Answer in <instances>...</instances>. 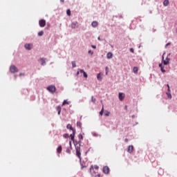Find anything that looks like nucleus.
<instances>
[{
  "label": "nucleus",
  "instance_id": "obj_36",
  "mask_svg": "<svg viewBox=\"0 0 177 177\" xmlns=\"http://www.w3.org/2000/svg\"><path fill=\"white\" fill-rule=\"evenodd\" d=\"M66 152L68 153V154H70V153H71V151L70 149H66Z\"/></svg>",
  "mask_w": 177,
  "mask_h": 177
},
{
  "label": "nucleus",
  "instance_id": "obj_18",
  "mask_svg": "<svg viewBox=\"0 0 177 177\" xmlns=\"http://www.w3.org/2000/svg\"><path fill=\"white\" fill-rule=\"evenodd\" d=\"M163 5L164 6H168V5H169V0H165L163 1Z\"/></svg>",
  "mask_w": 177,
  "mask_h": 177
},
{
  "label": "nucleus",
  "instance_id": "obj_46",
  "mask_svg": "<svg viewBox=\"0 0 177 177\" xmlns=\"http://www.w3.org/2000/svg\"><path fill=\"white\" fill-rule=\"evenodd\" d=\"M167 91H168V92H170V91H171L170 88H169L167 89Z\"/></svg>",
  "mask_w": 177,
  "mask_h": 177
},
{
  "label": "nucleus",
  "instance_id": "obj_37",
  "mask_svg": "<svg viewBox=\"0 0 177 177\" xmlns=\"http://www.w3.org/2000/svg\"><path fill=\"white\" fill-rule=\"evenodd\" d=\"M80 73H85V71H84L83 69H81L80 71Z\"/></svg>",
  "mask_w": 177,
  "mask_h": 177
},
{
  "label": "nucleus",
  "instance_id": "obj_17",
  "mask_svg": "<svg viewBox=\"0 0 177 177\" xmlns=\"http://www.w3.org/2000/svg\"><path fill=\"white\" fill-rule=\"evenodd\" d=\"M62 145H59L57 149V153H59V154H60V153H62Z\"/></svg>",
  "mask_w": 177,
  "mask_h": 177
},
{
  "label": "nucleus",
  "instance_id": "obj_4",
  "mask_svg": "<svg viewBox=\"0 0 177 177\" xmlns=\"http://www.w3.org/2000/svg\"><path fill=\"white\" fill-rule=\"evenodd\" d=\"M47 91H48V92H50V93H55V92H56V86H55L54 85L48 86L47 87Z\"/></svg>",
  "mask_w": 177,
  "mask_h": 177
},
{
  "label": "nucleus",
  "instance_id": "obj_43",
  "mask_svg": "<svg viewBox=\"0 0 177 177\" xmlns=\"http://www.w3.org/2000/svg\"><path fill=\"white\" fill-rule=\"evenodd\" d=\"M24 93H28V91H27V90H24Z\"/></svg>",
  "mask_w": 177,
  "mask_h": 177
},
{
  "label": "nucleus",
  "instance_id": "obj_21",
  "mask_svg": "<svg viewBox=\"0 0 177 177\" xmlns=\"http://www.w3.org/2000/svg\"><path fill=\"white\" fill-rule=\"evenodd\" d=\"M159 67L160 68L162 73H165V70L164 67H162V64H160Z\"/></svg>",
  "mask_w": 177,
  "mask_h": 177
},
{
  "label": "nucleus",
  "instance_id": "obj_44",
  "mask_svg": "<svg viewBox=\"0 0 177 177\" xmlns=\"http://www.w3.org/2000/svg\"><path fill=\"white\" fill-rule=\"evenodd\" d=\"M97 39L98 41H102V39H100V37H98Z\"/></svg>",
  "mask_w": 177,
  "mask_h": 177
},
{
  "label": "nucleus",
  "instance_id": "obj_25",
  "mask_svg": "<svg viewBox=\"0 0 177 177\" xmlns=\"http://www.w3.org/2000/svg\"><path fill=\"white\" fill-rule=\"evenodd\" d=\"M66 14L68 15V16H71V10H70V9H68L66 10Z\"/></svg>",
  "mask_w": 177,
  "mask_h": 177
},
{
  "label": "nucleus",
  "instance_id": "obj_26",
  "mask_svg": "<svg viewBox=\"0 0 177 177\" xmlns=\"http://www.w3.org/2000/svg\"><path fill=\"white\" fill-rule=\"evenodd\" d=\"M104 115L106 117H109V115H110V112L109 111H106L104 113Z\"/></svg>",
  "mask_w": 177,
  "mask_h": 177
},
{
  "label": "nucleus",
  "instance_id": "obj_5",
  "mask_svg": "<svg viewBox=\"0 0 177 177\" xmlns=\"http://www.w3.org/2000/svg\"><path fill=\"white\" fill-rule=\"evenodd\" d=\"M164 55H165V53L163 54V55L162 57V60L163 62L164 66H167V64H169L170 59L168 57H167L166 59H164Z\"/></svg>",
  "mask_w": 177,
  "mask_h": 177
},
{
  "label": "nucleus",
  "instance_id": "obj_1",
  "mask_svg": "<svg viewBox=\"0 0 177 177\" xmlns=\"http://www.w3.org/2000/svg\"><path fill=\"white\" fill-rule=\"evenodd\" d=\"M99 172V166L97 165H92L90 167V174L93 176H98L100 177V174H98Z\"/></svg>",
  "mask_w": 177,
  "mask_h": 177
},
{
  "label": "nucleus",
  "instance_id": "obj_31",
  "mask_svg": "<svg viewBox=\"0 0 177 177\" xmlns=\"http://www.w3.org/2000/svg\"><path fill=\"white\" fill-rule=\"evenodd\" d=\"M72 66H73V68H75V67H77V65L75 64V62H72Z\"/></svg>",
  "mask_w": 177,
  "mask_h": 177
},
{
  "label": "nucleus",
  "instance_id": "obj_35",
  "mask_svg": "<svg viewBox=\"0 0 177 177\" xmlns=\"http://www.w3.org/2000/svg\"><path fill=\"white\" fill-rule=\"evenodd\" d=\"M88 53L89 55H93V51H92L91 50H89L88 52Z\"/></svg>",
  "mask_w": 177,
  "mask_h": 177
},
{
  "label": "nucleus",
  "instance_id": "obj_29",
  "mask_svg": "<svg viewBox=\"0 0 177 177\" xmlns=\"http://www.w3.org/2000/svg\"><path fill=\"white\" fill-rule=\"evenodd\" d=\"M78 138L80 140H82L84 139V136H82V134H79Z\"/></svg>",
  "mask_w": 177,
  "mask_h": 177
},
{
  "label": "nucleus",
  "instance_id": "obj_48",
  "mask_svg": "<svg viewBox=\"0 0 177 177\" xmlns=\"http://www.w3.org/2000/svg\"><path fill=\"white\" fill-rule=\"evenodd\" d=\"M69 145H70V146L71 147V141H69Z\"/></svg>",
  "mask_w": 177,
  "mask_h": 177
},
{
  "label": "nucleus",
  "instance_id": "obj_22",
  "mask_svg": "<svg viewBox=\"0 0 177 177\" xmlns=\"http://www.w3.org/2000/svg\"><path fill=\"white\" fill-rule=\"evenodd\" d=\"M66 104H70L67 100H64V102H62V106H66Z\"/></svg>",
  "mask_w": 177,
  "mask_h": 177
},
{
  "label": "nucleus",
  "instance_id": "obj_6",
  "mask_svg": "<svg viewBox=\"0 0 177 177\" xmlns=\"http://www.w3.org/2000/svg\"><path fill=\"white\" fill-rule=\"evenodd\" d=\"M10 71L12 73H17V71H19V69L15 65H12L10 68Z\"/></svg>",
  "mask_w": 177,
  "mask_h": 177
},
{
  "label": "nucleus",
  "instance_id": "obj_28",
  "mask_svg": "<svg viewBox=\"0 0 177 177\" xmlns=\"http://www.w3.org/2000/svg\"><path fill=\"white\" fill-rule=\"evenodd\" d=\"M38 35H39V37H42V35H44V31L41 30V31L39 32Z\"/></svg>",
  "mask_w": 177,
  "mask_h": 177
},
{
  "label": "nucleus",
  "instance_id": "obj_15",
  "mask_svg": "<svg viewBox=\"0 0 177 177\" xmlns=\"http://www.w3.org/2000/svg\"><path fill=\"white\" fill-rule=\"evenodd\" d=\"M66 128L67 129H70L71 131H72V132H73V131H75V129L73 128V126H71V124H67Z\"/></svg>",
  "mask_w": 177,
  "mask_h": 177
},
{
  "label": "nucleus",
  "instance_id": "obj_19",
  "mask_svg": "<svg viewBox=\"0 0 177 177\" xmlns=\"http://www.w3.org/2000/svg\"><path fill=\"white\" fill-rule=\"evenodd\" d=\"M57 111H58V115H60V113H62V107L60 106H57Z\"/></svg>",
  "mask_w": 177,
  "mask_h": 177
},
{
  "label": "nucleus",
  "instance_id": "obj_30",
  "mask_svg": "<svg viewBox=\"0 0 177 177\" xmlns=\"http://www.w3.org/2000/svg\"><path fill=\"white\" fill-rule=\"evenodd\" d=\"M91 102H93V103H95V102H96V98H95V97L92 96L91 97Z\"/></svg>",
  "mask_w": 177,
  "mask_h": 177
},
{
  "label": "nucleus",
  "instance_id": "obj_33",
  "mask_svg": "<svg viewBox=\"0 0 177 177\" xmlns=\"http://www.w3.org/2000/svg\"><path fill=\"white\" fill-rule=\"evenodd\" d=\"M81 125H82V124L80 122H77V127H79V128H81Z\"/></svg>",
  "mask_w": 177,
  "mask_h": 177
},
{
  "label": "nucleus",
  "instance_id": "obj_23",
  "mask_svg": "<svg viewBox=\"0 0 177 177\" xmlns=\"http://www.w3.org/2000/svg\"><path fill=\"white\" fill-rule=\"evenodd\" d=\"M139 71V68H138V67H134L133 69V73H135V74H136V73H138V71Z\"/></svg>",
  "mask_w": 177,
  "mask_h": 177
},
{
  "label": "nucleus",
  "instance_id": "obj_10",
  "mask_svg": "<svg viewBox=\"0 0 177 177\" xmlns=\"http://www.w3.org/2000/svg\"><path fill=\"white\" fill-rule=\"evenodd\" d=\"M71 28H78V22L77 21L72 22Z\"/></svg>",
  "mask_w": 177,
  "mask_h": 177
},
{
  "label": "nucleus",
  "instance_id": "obj_49",
  "mask_svg": "<svg viewBox=\"0 0 177 177\" xmlns=\"http://www.w3.org/2000/svg\"><path fill=\"white\" fill-rule=\"evenodd\" d=\"M168 88H169V84H167Z\"/></svg>",
  "mask_w": 177,
  "mask_h": 177
},
{
  "label": "nucleus",
  "instance_id": "obj_14",
  "mask_svg": "<svg viewBox=\"0 0 177 177\" xmlns=\"http://www.w3.org/2000/svg\"><path fill=\"white\" fill-rule=\"evenodd\" d=\"M107 59H113V53L109 52L106 54Z\"/></svg>",
  "mask_w": 177,
  "mask_h": 177
},
{
  "label": "nucleus",
  "instance_id": "obj_11",
  "mask_svg": "<svg viewBox=\"0 0 177 177\" xmlns=\"http://www.w3.org/2000/svg\"><path fill=\"white\" fill-rule=\"evenodd\" d=\"M25 48L27 49L28 50H31V49H32V44H25Z\"/></svg>",
  "mask_w": 177,
  "mask_h": 177
},
{
  "label": "nucleus",
  "instance_id": "obj_45",
  "mask_svg": "<svg viewBox=\"0 0 177 177\" xmlns=\"http://www.w3.org/2000/svg\"><path fill=\"white\" fill-rule=\"evenodd\" d=\"M20 77H21V75H24V73H19Z\"/></svg>",
  "mask_w": 177,
  "mask_h": 177
},
{
  "label": "nucleus",
  "instance_id": "obj_9",
  "mask_svg": "<svg viewBox=\"0 0 177 177\" xmlns=\"http://www.w3.org/2000/svg\"><path fill=\"white\" fill-rule=\"evenodd\" d=\"M125 99V94L123 93H119V100L122 102V100Z\"/></svg>",
  "mask_w": 177,
  "mask_h": 177
},
{
  "label": "nucleus",
  "instance_id": "obj_27",
  "mask_svg": "<svg viewBox=\"0 0 177 177\" xmlns=\"http://www.w3.org/2000/svg\"><path fill=\"white\" fill-rule=\"evenodd\" d=\"M166 95H167V97H169V99H172V95H171V93H166Z\"/></svg>",
  "mask_w": 177,
  "mask_h": 177
},
{
  "label": "nucleus",
  "instance_id": "obj_12",
  "mask_svg": "<svg viewBox=\"0 0 177 177\" xmlns=\"http://www.w3.org/2000/svg\"><path fill=\"white\" fill-rule=\"evenodd\" d=\"M127 151H128V153H130V154L132 153L133 152V146L129 145L128 147Z\"/></svg>",
  "mask_w": 177,
  "mask_h": 177
},
{
  "label": "nucleus",
  "instance_id": "obj_50",
  "mask_svg": "<svg viewBox=\"0 0 177 177\" xmlns=\"http://www.w3.org/2000/svg\"><path fill=\"white\" fill-rule=\"evenodd\" d=\"M61 1H62V2H64V0H61Z\"/></svg>",
  "mask_w": 177,
  "mask_h": 177
},
{
  "label": "nucleus",
  "instance_id": "obj_39",
  "mask_svg": "<svg viewBox=\"0 0 177 177\" xmlns=\"http://www.w3.org/2000/svg\"><path fill=\"white\" fill-rule=\"evenodd\" d=\"M169 45H171V43H167V44L165 45V48H167V46H169Z\"/></svg>",
  "mask_w": 177,
  "mask_h": 177
},
{
  "label": "nucleus",
  "instance_id": "obj_7",
  "mask_svg": "<svg viewBox=\"0 0 177 177\" xmlns=\"http://www.w3.org/2000/svg\"><path fill=\"white\" fill-rule=\"evenodd\" d=\"M39 24L40 27H45L46 26V21L45 19H41L39 21Z\"/></svg>",
  "mask_w": 177,
  "mask_h": 177
},
{
  "label": "nucleus",
  "instance_id": "obj_41",
  "mask_svg": "<svg viewBox=\"0 0 177 177\" xmlns=\"http://www.w3.org/2000/svg\"><path fill=\"white\" fill-rule=\"evenodd\" d=\"M130 52H131V53H133V52H134V50H133V48H130Z\"/></svg>",
  "mask_w": 177,
  "mask_h": 177
},
{
  "label": "nucleus",
  "instance_id": "obj_40",
  "mask_svg": "<svg viewBox=\"0 0 177 177\" xmlns=\"http://www.w3.org/2000/svg\"><path fill=\"white\" fill-rule=\"evenodd\" d=\"M91 48H93V49H96V46H95V45H91Z\"/></svg>",
  "mask_w": 177,
  "mask_h": 177
},
{
  "label": "nucleus",
  "instance_id": "obj_2",
  "mask_svg": "<svg viewBox=\"0 0 177 177\" xmlns=\"http://www.w3.org/2000/svg\"><path fill=\"white\" fill-rule=\"evenodd\" d=\"M76 150V156L78 158L81 159V144H78L77 145H75Z\"/></svg>",
  "mask_w": 177,
  "mask_h": 177
},
{
  "label": "nucleus",
  "instance_id": "obj_42",
  "mask_svg": "<svg viewBox=\"0 0 177 177\" xmlns=\"http://www.w3.org/2000/svg\"><path fill=\"white\" fill-rule=\"evenodd\" d=\"M124 142H126V143H128V142H129L128 138H125Z\"/></svg>",
  "mask_w": 177,
  "mask_h": 177
},
{
  "label": "nucleus",
  "instance_id": "obj_20",
  "mask_svg": "<svg viewBox=\"0 0 177 177\" xmlns=\"http://www.w3.org/2000/svg\"><path fill=\"white\" fill-rule=\"evenodd\" d=\"M41 66H45V58H40Z\"/></svg>",
  "mask_w": 177,
  "mask_h": 177
},
{
  "label": "nucleus",
  "instance_id": "obj_3",
  "mask_svg": "<svg viewBox=\"0 0 177 177\" xmlns=\"http://www.w3.org/2000/svg\"><path fill=\"white\" fill-rule=\"evenodd\" d=\"M75 136V130H73V133L70 135V138L72 142H73L74 145L77 146V145H80V143L77 141H75V140H74Z\"/></svg>",
  "mask_w": 177,
  "mask_h": 177
},
{
  "label": "nucleus",
  "instance_id": "obj_16",
  "mask_svg": "<svg viewBox=\"0 0 177 177\" xmlns=\"http://www.w3.org/2000/svg\"><path fill=\"white\" fill-rule=\"evenodd\" d=\"M99 25V23H97V21H93L92 23H91V26H92V27H93V28H95L97 26H98Z\"/></svg>",
  "mask_w": 177,
  "mask_h": 177
},
{
  "label": "nucleus",
  "instance_id": "obj_34",
  "mask_svg": "<svg viewBox=\"0 0 177 177\" xmlns=\"http://www.w3.org/2000/svg\"><path fill=\"white\" fill-rule=\"evenodd\" d=\"M83 75H84V78H88V74H86V72H84V73H83Z\"/></svg>",
  "mask_w": 177,
  "mask_h": 177
},
{
  "label": "nucleus",
  "instance_id": "obj_32",
  "mask_svg": "<svg viewBox=\"0 0 177 177\" xmlns=\"http://www.w3.org/2000/svg\"><path fill=\"white\" fill-rule=\"evenodd\" d=\"M63 137L65 138V139L68 138V133H65L63 135Z\"/></svg>",
  "mask_w": 177,
  "mask_h": 177
},
{
  "label": "nucleus",
  "instance_id": "obj_38",
  "mask_svg": "<svg viewBox=\"0 0 177 177\" xmlns=\"http://www.w3.org/2000/svg\"><path fill=\"white\" fill-rule=\"evenodd\" d=\"M109 69L108 67L106 68V75H107V74H109V71H107V70Z\"/></svg>",
  "mask_w": 177,
  "mask_h": 177
},
{
  "label": "nucleus",
  "instance_id": "obj_24",
  "mask_svg": "<svg viewBox=\"0 0 177 177\" xmlns=\"http://www.w3.org/2000/svg\"><path fill=\"white\" fill-rule=\"evenodd\" d=\"M103 113H104V106L102 105V108L101 111L100 112V115H103Z\"/></svg>",
  "mask_w": 177,
  "mask_h": 177
},
{
  "label": "nucleus",
  "instance_id": "obj_8",
  "mask_svg": "<svg viewBox=\"0 0 177 177\" xmlns=\"http://www.w3.org/2000/svg\"><path fill=\"white\" fill-rule=\"evenodd\" d=\"M102 171H103L104 174H109V172H110V168H109V167H107V166H104L103 167Z\"/></svg>",
  "mask_w": 177,
  "mask_h": 177
},
{
  "label": "nucleus",
  "instance_id": "obj_13",
  "mask_svg": "<svg viewBox=\"0 0 177 177\" xmlns=\"http://www.w3.org/2000/svg\"><path fill=\"white\" fill-rule=\"evenodd\" d=\"M102 75L103 74H102L101 73H98L97 75V80L98 81H102V80H103Z\"/></svg>",
  "mask_w": 177,
  "mask_h": 177
},
{
  "label": "nucleus",
  "instance_id": "obj_47",
  "mask_svg": "<svg viewBox=\"0 0 177 177\" xmlns=\"http://www.w3.org/2000/svg\"><path fill=\"white\" fill-rule=\"evenodd\" d=\"M80 75V71H77V75Z\"/></svg>",
  "mask_w": 177,
  "mask_h": 177
}]
</instances>
